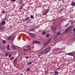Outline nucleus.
I'll return each mask as SVG.
<instances>
[{"instance_id": "aec40b11", "label": "nucleus", "mask_w": 75, "mask_h": 75, "mask_svg": "<svg viewBox=\"0 0 75 75\" xmlns=\"http://www.w3.org/2000/svg\"><path fill=\"white\" fill-rule=\"evenodd\" d=\"M49 36H50V34H47L46 35V37L47 38L49 37Z\"/></svg>"}, {"instance_id": "2f4dec72", "label": "nucleus", "mask_w": 75, "mask_h": 75, "mask_svg": "<svg viewBox=\"0 0 75 75\" xmlns=\"http://www.w3.org/2000/svg\"><path fill=\"white\" fill-rule=\"evenodd\" d=\"M3 42L5 44V43H6V41H5V40H3Z\"/></svg>"}, {"instance_id": "4c0bfd02", "label": "nucleus", "mask_w": 75, "mask_h": 75, "mask_svg": "<svg viewBox=\"0 0 75 75\" xmlns=\"http://www.w3.org/2000/svg\"><path fill=\"white\" fill-rule=\"evenodd\" d=\"M16 61H17V59H14V61L15 62H16Z\"/></svg>"}, {"instance_id": "f3484780", "label": "nucleus", "mask_w": 75, "mask_h": 75, "mask_svg": "<svg viewBox=\"0 0 75 75\" xmlns=\"http://www.w3.org/2000/svg\"><path fill=\"white\" fill-rule=\"evenodd\" d=\"M72 6H75V3L74 2H72L71 3Z\"/></svg>"}, {"instance_id": "7ed1b4c3", "label": "nucleus", "mask_w": 75, "mask_h": 75, "mask_svg": "<svg viewBox=\"0 0 75 75\" xmlns=\"http://www.w3.org/2000/svg\"><path fill=\"white\" fill-rule=\"evenodd\" d=\"M7 39L8 40H13V41L14 39V38H13L12 36H9L7 38Z\"/></svg>"}, {"instance_id": "412c9836", "label": "nucleus", "mask_w": 75, "mask_h": 75, "mask_svg": "<svg viewBox=\"0 0 75 75\" xmlns=\"http://www.w3.org/2000/svg\"><path fill=\"white\" fill-rule=\"evenodd\" d=\"M23 6L22 5H21V8H19V10H21V9H22V8H23Z\"/></svg>"}, {"instance_id": "58836bf2", "label": "nucleus", "mask_w": 75, "mask_h": 75, "mask_svg": "<svg viewBox=\"0 0 75 75\" xmlns=\"http://www.w3.org/2000/svg\"><path fill=\"white\" fill-rule=\"evenodd\" d=\"M53 75H58L57 74H54Z\"/></svg>"}, {"instance_id": "7c9ffc66", "label": "nucleus", "mask_w": 75, "mask_h": 75, "mask_svg": "<svg viewBox=\"0 0 75 75\" xmlns=\"http://www.w3.org/2000/svg\"><path fill=\"white\" fill-rule=\"evenodd\" d=\"M32 64V62H30L28 63V65H30V64Z\"/></svg>"}, {"instance_id": "bb28decb", "label": "nucleus", "mask_w": 75, "mask_h": 75, "mask_svg": "<svg viewBox=\"0 0 75 75\" xmlns=\"http://www.w3.org/2000/svg\"><path fill=\"white\" fill-rule=\"evenodd\" d=\"M54 73H55V74H58V71H55L54 72Z\"/></svg>"}, {"instance_id": "9b49d317", "label": "nucleus", "mask_w": 75, "mask_h": 75, "mask_svg": "<svg viewBox=\"0 0 75 75\" xmlns=\"http://www.w3.org/2000/svg\"><path fill=\"white\" fill-rule=\"evenodd\" d=\"M62 50V49L59 48H57L55 49V51H61Z\"/></svg>"}, {"instance_id": "2eb2a0df", "label": "nucleus", "mask_w": 75, "mask_h": 75, "mask_svg": "<svg viewBox=\"0 0 75 75\" xmlns=\"http://www.w3.org/2000/svg\"><path fill=\"white\" fill-rule=\"evenodd\" d=\"M28 50H29V51H30V46L29 45H28Z\"/></svg>"}, {"instance_id": "393cba45", "label": "nucleus", "mask_w": 75, "mask_h": 75, "mask_svg": "<svg viewBox=\"0 0 75 75\" xmlns=\"http://www.w3.org/2000/svg\"><path fill=\"white\" fill-rule=\"evenodd\" d=\"M48 71H45V74H48Z\"/></svg>"}, {"instance_id": "0eeeda50", "label": "nucleus", "mask_w": 75, "mask_h": 75, "mask_svg": "<svg viewBox=\"0 0 75 75\" xmlns=\"http://www.w3.org/2000/svg\"><path fill=\"white\" fill-rule=\"evenodd\" d=\"M33 44H35V43H37V44H40V42H39L38 41H34L33 42Z\"/></svg>"}, {"instance_id": "39448f33", "label": "nucleus", "mask_w": 75, "mask_h": 75, "mask_svg": "<svg viewBox=\"0 0 75 75\" xmlns=\"http://www.w3.org/2000/svg\"><path fill=\"white\" fill-rule=\"evenodd\" d=\"M48 12V10H47L46 12H44L43 14V16H44V15H46Z\"/></svg>"}, {"instance_id": "a878e982", "label": "nucleus", "mask_w": 75, "mask_h": 75, "mask_svg": "<svg viewBox=\"0 0 75 75\" xmlns=\"http://www.w3.org/2000/svg\"><path fill=\"white\" fill-rule=\"evenodd\" d=\"M11 56H12V55H11V54H9V55H8L9 57H11Z\"/></svg>"}, {"instance_id": "5701e85b", "label": "nucleus", "mask_w": 75, "mask_h": 75, "mask_svg": "<svg viewBox=\"0 0 75 75\" xmlns=\"http://www.w3.org/2000/svg\"><path fill=\"white\" fill-rule=\"evenodd\" d=\"M61 34V33L59 32H58L57 33V35H60Z\"/></svg>"}, {"instance_id": "b1692460", "label": "nucleus", "mask_w": 75, "mask_h": 75, "mask_svg": "<svg viewBox=\"0 0 75 75\" xmlns=\"http://www.w3.org/2000/svg\"><path fill=\"white\" fill-rule=\"evenodd\" d=\"M73 31H75L74 33V35H75V28L73 29Z\"/></svg>"}, {"instance_id": "f8f14e48", "label": "nucleus", "mask_w": 75, "mask_h": 75, "mask_svg": "<svg viewBox=\"0 0 75 75\" xmlns=\"http://www.w3.org/2000/svg\"><path fill=\"white\" fill-rule=\"evenodd\" d=\"M9 47L10 46H9V45H8L7 46V50H8V51H10V49L9 48Z\"/></svg>"}, {"instance_id": "e433bc0d", "label": "nucleus", "mask_w": 75, "mask_h": 75, "mask_svg": "<svg viewBox=\"0 0 75 75\" xmlns=\"http://www.w3.org/2000/svg\"><path fill=\"white\" fill-rule=\"evenodd\" d=\"M23 50L25 51H27V49H25L23 48Z\"/></svg>"}, {"instance_id": "4468645a", "label": "nucleus", "mask_w": 75, "mask_h": 75, "mask_svg": "<svg viewBox=\"0 0 75 75\" xmlns=\"http://www.w3.org/2000/svg\"><path fill=\"white\" fill-rule=\"evenodd\" d=\"M30 20V17H27L25 18V20H26H26Z\"/></svg>"}, {"instance_id": "4be33fe9", "label": "nucleus", "mask_w": 75, "mask_h": 75, "mask_svg": "<svg viewBox=\"0 0 75 75\" xmlns=\"http://www.w3.org/2000/svg\"><path fill=\"white\" fill-rule=\"evenodd\" d=\"M14 59V57H12L10 58V60H13Z\"/></svg>"}, {"instance_id": "a211bd4d", "label": "nucleus", "mask_w": 75, "mask_h": 75, "mask_svg": "<svg viewBox=\"0 0 75 75\" xmlns=\"http://www.w3.org/2000/svg\"><path fill=\"white\" fill-rule=\"evenodd\" d=\"M1 13H3V14H4L5 13V11L3 10L1 11Z\"/></svg>"}, {"instance_id": "c9c22d12", "label": "nucleus", "mask_w": 75, "mask_h": 75, "mask_svg": "<svg viewBox=\"0 0 75 75\" xmlns=\"http://www.w3.org/2000/svg\"><path fill=\"white\" fill-rule=\"evenodd\" d=\"M21 5L23 7V6H24V4H22Z\"/></svg>"}, {"instance_id": "a19ab883", "label": "nucleus", "mask_w": 75, "mask_h": 75, "mask_svg": "<svg viewBox=\"0 0 75 75\" xmlns=\"http://www.w3.org/2000/svg\"><path fill=\"white\" fill-rule=\"evenodd\" d=\"M59 53H62V52H59Z\"/></svg>"}, {"instance_id": "72a5a7b5", "label": "nucleus", "mask_w": 75, "mask_h": 75, "mask_svg": "<svg viewBox=\"0 0 75 75\" xmlns=\"http://www.w3.org/2000/svg\"><path fill=\"white\" fill-rule=\"evenodd\" d=\"M30 17L31 18H33V17H34V16H30Z\"/></svg>"}, {"instance_id": "473e14b6", "label": "nucleus", "mask_w": 75, "mask_h": 75, "mask_svg": "<svg viewBox=\"0 0 75 75\" xmlns=\"http://www.w3.org/2000/svg\"><path fill=\"white\" fill-rule=\"evenodd\" d=\"M25 58L27 59H28V57H25Z\"/></svg>"}, {"instance_id": "20e7f679", "label": "nucleus", "mask_w": 75, "mask_h": 75, "mask_svg": "<svg viewBox=\"0 0 75 75\" xmlns=\"http://www.w3.org/2000/svg\"><path fill=\"white\" fill-rule=\"evenodd\" d=\"M66 55H70V56H73V54H72V53L70 52L66 54Z\"/></svg>"}, {"instance_id": "6e6552de", "label": "nucleus", "mask_w": 75, "mask_h": 75, "mask_svg": "<svg viewBox=\"0 0 75 75\" xmlns=\"http://www.w3.org/2000/svg\"><path fill=\"white\" fill-rule=\"evenodd\" d=\"M69 30H70L69 28H68L66 29V30H65V31L64 32V33H67V32L68 31H69Z\"/></svg>"}, {"instance_id": "6ab92c4d", "label": "nucleus", "mask_w": 75, "mask_h": 75, "mask_svg": "<svg viewBox=\"0 0 75 75\" xmlns=\"http://www.w3.org/2000/svg\"><path fill=\"white\" fill-rule=\"evenodd\" d=\"M8 54H9V53L8 52L6 53L5 55V56H6V57H7V56H8Z\"/></svg>"}, {"instance_id": "cd10ccee", "label": "nucleus", "mask_w": 75, "mask_h": 75, "mask_svg": "<svg viewBox=\"0 0 75 75\" xmlns=\"http://www.w3.org/2000/svg\"><path fill=\"white\" fill-rule=\"evenodd\" d=\"M42 34H43V35H44V34H45V32H43L42 33Z\"/></svg>"}, {"instance_id": "9d476101", "label": "nucleus", "mask_w": 75, "mask_h": 75, "mask_svg": "<svg viewBox=\"0 0 75 75\" xmlns=\"http://www.w3.org/2000/svg\"><path fill=\"white\" fill-rule=\"evenodd\" d=\"M11 47L13 49H16V47L15 46H12Z\"/></svg>"}, {"instance_id": "ea45409f", "label": "nucleus", "mask_w": 75, "mask_h": 75, "mask_svg": "<svg viewBox=\"0 0 75 75\" xmlns=\"http://www.w3.org/2000/svg\"><path fill=\"white\" fill-rule=\"evenodd\" d=\"M74 40H75V37L74 38Z\"/></svg>"}, {"instance_id": "f03ea898", "label": "nucleus", "mask_w": 75, "mask_h": 75, "mask_svg": "<svg viewBox=\"0 0 75 75\" xmlns=\"http://www.w3.org/2000/svg\"><path fill=\"white\" fill-rule=\"evenodd\" d=\"M51 38H50L47 41V42L44 43V47H46V46H47V45H48L50 42V41H51Z\"/></svg>"}, {"instance_id": "f257e3e1", "label": "nucleus", "mask_w": 75, "mask_h": 75, "mask_svg": "<svg viewBox=\"0 0 75 75\" xmlns=\"http://www.w3.org/2000/svg\"><path fill=\"white\" fill-rule=\"evenodd\" d=\"M51 50V47H48L45 49L44 51L41 52H39L38 53V57H40L42 54H45L48 53V52Z\"/></svg>"}, {"instance_id": "79ce46f5", "label": "nucleus", "mask_w": 75, "mask_h": 75, "mask_svg": "<svg viewBox=\"0 0 75 75\" xmlns=\"http://www.w3.org/2000/svg\"><path fill=\"white\" fill-rule=\"evenodd\" d=\"M1 27V25L0 24V27Z\"/></svg>"}, {"instance_id": "c85d7f7f", "label": "nucleus", "mask_w": 75, "mask_h": 75, "mask_svg": "<svg viewBox=\"0 0 75 75\" xmlns=\"http://www.w3.org/2000/svg\"><path fill=\"white\" fill-rule=\"evenodd\" d=\"M30 68H28L27 69L26 71H30Z\"/></svg>"}, {"instance_id": "dca6fc26", "label": "nucleus", "mask_w": 75, "mask_h": 75, "mask_svg": "<svg viewBox=\"0 0 75 75\" xmlns=\"http://www.w3.org/2000/svg\"><path fill=\"white\" fill-rule=\"evenodd\" d=\"M23 3V0H20L19 2V4H21V3Z\"/></svg>"}, {"instance_id": "f704fd0d", "label": "nucleus", "mask_w": 75, "mask_h": 75, "mask_svg": "<svg viewBox=\"0 0 75 75\" xmlns=\"http://www.w3.org/2000/svg\"><path fill=\"white\" fill-rule=\"evenodd\" d=\"M16 0H11L12 1H13V2L16 1Z\"/></svg>"}, {"instance_id": "ddd939ff", "label": "nucleus", "mask_w": 75, "mask_h": 75, "mask_svg": "<svg viewBox=\"0 0 75 75\" xmlns=\"http://www.w3.org/2000/svg\"><path fill=\"white\" fill-rule=\"evenodd\" d=\"M29 35H30V36H31L32 37H34V35L33 33H29Z\"/></svg>"}, {"instance_id": "1a4fd4ad", "label": "nucleus", "mask_w": 75, "mask_h": 75, "mask_svg": "<svg viewBox=\"0 0 75 75\" xmlns=\"http://www.w3.org/2000/svg\"><path fill=\"white\" fill-rule=\"evenodd\" d=\"M57 28V27L56 26H54L53 28V30H54V31H56Z\"/></svg>"}, {"instance_id": "423d86ee", "label": "nucleus", "mask_w": 75, "mask_h": 75, "mask_svg": "<svg viewBox=\"0 0 75 75\" xmlns=\"http://www.w3.org/2000/svg\"><path fill=\"white\" fill-rule=\"evenodd\" d=\"M6 23V22H5V21H2L1 23V25H4Z\"/></svg>"}, {"instance_id": "c756f323", "label": "nucleus", "mask_w": 75, "mask_h": 75, "mask_svg": "<svg viewBox=\"0 0 75 75\" xmlns=\"http://www.w3.org/2000/svg\"><path fill=\"white\" fill-rule=\"evenodd\" d=\"M35 31V30H34V29H33L30 30V31Z\"/></svg>"}]
</instances>
